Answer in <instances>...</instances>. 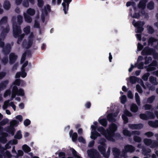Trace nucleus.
<instances>
[{
    "instance_id": "obj_20",
    "label": "nucleus",
    "mask_w": 158,
    "mask_h": 158,
    "mask_svg": "<svg viewBox=\"0 0 158 158\" xmlns=\"http://www.w3.org/2000/svg\"><path fill=\"white\" fill-rule=\"evenodd\" d=\"M145 113L147 116L148 119H153L155 117V115L152 112L147 111H145Z\"/></svg>"
},
{
    "instance_id": "obj_19",
    "label": "nucleus",
    "mask_w": 158,
    "mask_h": 158,
    "mask_svg": "<svg viewBox=\"0 0 158 158\" xmlns=\"http://www.w3.org/2000/svg\"><path fill=\"white\" fill-rule=\"evenodd\" d=\"M100 136V134L96 131H94L91 133L90 138L91 139L94 140L95 139L97 138Z\"/></svg>"
},
{
    "instance_id": "obj_35",
    "label": "nucleus",
    "mask_w": 158,
    "mask_h": 158,
    "mask_svg": "<svg viewBox=\"0 0 158 158\" xmlns=\"http://www.w3.org/2000/svg\"><path fill=\"white\" fill-rule=\"evenodd\" d=\"M143 141L145 145L150 146L152 143V140L151 139L145 138L144 139Z\"/></svg>"
},
{
    "instance_id": "obj_39",
    "label": "nucleus",
    "mask_w": 158,
    "mask_h": 158,
    "mask_svg": "<svg viewBox=\"0 0 158 158\" xmlns=\"http://www.w3.org/2000/svg\"><path fill=\"white\" fill-rule=\"evenodd\" d=\"M97 130L102 134H104L106 133L105 129L102 127H99L97 128Z\"/></svg>"
},
{
    "instance_id": "obj_18",
    "label": "nucleus",
    "mask_w": 158,
    "mask_h": 158,
    "mask_svg": "<svg viewBox=\"0 0 158 158\" xmlns=\"http://www.w3.org/2000/svg\"><path fill=\"white\" fill-rule=\"evenodd\" d=\"M8 83L9 81L7 80H5L0 83V92L6 88Z\"/></svg>"
},
{
    "instance_id": "obj_11",
    "label": "nucleus",
    "mask_w": 158,
    "mask_h": 158,
    "mask_svg": "<svg viewBox=\"0 0 158 158\" xmlns=\"http://www.w3.org/2000/svg\"><path fill=\"white\" fill-rule=\"evenodd\" d=\"M9 63L10 64H13L16 60L18 56L14 53H11L9 55Z\"/></svg>"
},
{
    "instance_id": "obj_64",
    "label": "nucleus",
    "mask_w": 158,
    "mask_h": 158,
    "mask_svg": "<svg viewBox=\"0 0 158 158\" xmlns=\"http://www.w3.org/2000/svg\"><path fill=\"white\" fill-rule=\"evenodd\" d=\"M31 123L30 120L28 119H26L23 122L24 125L26 126H27L30 125Z\"/></svg>"
},
{
    "instance_id": "obj_60",
    "label": "nucleus",
    "mask_w": 158,
    "mask_h": 158,
    "mask_svg": "<svg viewBox=\"0 0 158 158\" xmlns=\"http://www.w3.org/2000/svg\"><path fill=\"white\" fill-rule=\"evenodd\" d=\"M144 135L150 138L153 136L154 134L151 131H148L145 133Z\"/></svg>"
},
{
    "instance_id": "obj_58",
    "label": "nucleus",
    "mask_w": 158,
    "mask_h": 158,
    "mask_svg": "<svg viewBox=\"0 0 158 158\" xmlns=\"http://www.w3.org/2000/svg\"><path fill=\"white\" fill-rule=\"evenodd\" d=\"M122 118L123 120L124 124H126L128 122V119L126 115L123 114L122 116Z\"/></svg>"
},
{
    "instance_id": "obj_29",
    "label": "nucleus",
    "mask_w": 158,
    "mask_h": 158,
    "mask_svg": "<svg viewBox=\"0 0 158 158\" xmlns=\"http://www.w3.org/2000/svg\"><path fill=\"white\" fill-rule=\"evenodd\" d=\"M22 149L23 151L26 153H28L31 151L30 148L26 144H24L23 146Z\"/></svg>"
},
{
    "instance_id": "obj_38",
    "label": "nucleus",
    "mask_w": 158,
    "mask_h": 158,
    "mask_svg": "<svg viewBox=\"0 0 158 158\" xmlns=\"http://www.w3.org/2000/svg\"><path fill=\"white\" fill-rule=\"evenodd\" d=\"M133 139L134 141L135 142L140 143L141 141V138L139 136L135 135H134Z\"/></svg>"
},
{
    "instance_id": "obj_21",
    "label": "nucleus",
    "mask_w": 158,
    "mask_h": 158,
    "mask_svg": "<svg viewBox=\"0 0 158 158\" xmlns=\"http://www.w3.org/2000/svg\"><path fill=\"white\" fill-rule=\"evenodd\" d=\"M150 82L154 85H156L158 84L157 79L156 77L152 76H151L149 78Z\"/></svg>"
},
{
    "instance_id": "obj_59",
    "label": "nucleus",
    "mask_w": 158,
    "mask_h": 158,
    "mask_svg": "<svg viewBox=\"0 0 158 158\" xmlns=\"http://www.w3.org/2000/svg\"><path fill=\"white\" fill-rule=\"evenodd\" d=\"M7 141L6 138L2 136L0 137V142L2 143H5Z\"/></svg>"
},
{
    "instance_id": "obj_61",
    "label": "nucleus",
    "mask_w": 158,
    "mask_h": 158,
    "mask_svg": "<svg viewBox=\"0 0 158 158\" xmlns=\"http://www.w3.org/2000/svg\"><path fill=\"white\" fill-rule=\"evenodd\" d=\"M124 115H126L127 117V116L128 117H131L132 116V113L127 110H126L124 111Z\"/></svg>"
},
{
    "instance_id": "obj_8",
    "label": "nucleus",
    "mask_w": 158,
    "mask_h": 158,
    "mask_svg": "<svg viewBox=\"0 0 158 158\" xmlns=\"http://www.w3.org/2000/svg\"><path fill=\"white\" fill-rule=\"evenodd\" d=\"M118 115V113H111L109 114L107 116V120L109 122L113 123L115 122L116 119L115 118Z\"/></svg>"
},
{
    "instance_id": "obj_57",
    "label": "nucleus",
    "mask_w": 158,
    "mask_h": 158,
    "mask_svg": "<svg viewBox=\"0 0 158 158\" xmlns=\"http://www.w3.org/2000/svg\"><path fill=\"white\" fill-rule=\"evenodd\" d=\"M4 156L5 157H7V158H10L12 157V155L10 154V152L8 150L6 151Z\"/></svg>"
},
{
    "instance_id": "obj_30",
    "label": "nucleus",
    "mask_w": 158,
    "mask_h": 158,
    "mask_svg": "<svg viewBox=\"0 0 158 158\" xmlns=\"http://www.w3.org/2000/svg\"><path fill=\"white\" fill-rule=\"evenodd\" d=\"M15 139H20L22 138V135L21 134V131L20 130H19L16 132L15 135L14 136Z\"/></svg>"
},
{
    "instance_id": "obj_53",
    "label": "nucleus",
    "mask_w": 158,
    "mask_h": 158,
    "mask_svg": "<svg viewBox=\"0 0 158 158\" xmlns=\"http://www.w3.org/2000/svg\"><path fill=\"white\" fill-rule=\"evenodd\" d=\"M150 76L149 73H147L144 74L142 77V79L144 81H147L148 77Z\"/></svg>"
},
{
    "instance_id": "obj_47",
    "label": "nucleus",
    "mask_w": 158,
    "mask_h": 158,
    "mask_svg": "<svg viewBox=\"0 0 158 158\" xmlns=\"http://www.w3.org/2000/svg\"><path fill=\"white\" fill-rule=\"evenodd\" d=\"M23 17L20 15H19L17 16V21L19 24L18 25L20 26L23 22Z\"/></svg>"
},
{
    "instance_id": "obj_3",
    "label": "nucleus",
    "mask_w": 158,
    "mask_h": 158,
    "mask_svg": "<svg viewBox=\"0 0 158 158\" xmlns=\"http://www.w3.org/2000/svg\"><path fill=\"white\" fill-rule=\"evenodd\" d=\"M132 24L134 27H137L135 32L140 33L143 31L144 28L143 27L144 24V22L139 21L135 22V20H134L132 22Z\"/></svg>"
},
{
    "instance_id": "obj_2",
    "label": "nucleus",
    "mask_w": 158,
    "mask_h": 158,
    "mask_svg": "<svg viewBox=\"0 0 158 158\" xmlns=\"http://www.w3.org/2000/svg\"><path fill=\"white\" fill-rule=\"evenodd\" d=\"M21 33L22 31L20 26L18 25L16 22H13V34L14 37L17 38Z\"/></svg>"
},
{
    "instance_id": "obj_37",
    "label": "nucleus",
    "mask_w": 158,
    "mask_h": 158,
    "mask_svg": "<svg viewBox=\"0 0 158 158\" xmlns=\"http://www.w3.org/2000/svg\"><path fill=\"white\" fill-rule=\"evenodd\" d=\"M147 8L150 10H152L154 8V3L152 1H151L149 2L147 6Z\"/></svg>"
},
{
    "instance_id": "obj_54",
    "label": "nucleus",
    "mask_w": 158,
    "mask_h": 158,
    "mask_svg": "<svg viewBox=\"0 0 158 158\" xmlns=\"http://www.w3.org/2000/svg\"><path fill=\"white\" fill-rule=\"evenodd\" d=\"M9 120L7 118H5L3 119L0 122V125L3 126L8 123Z\"/></svg>"
},
{
    "instance_id": "obj_36",
    "label": "nucleus",
    "mask_w": 158,
    "mask_h": 158,
    "mask_svg": "<svg viewBox=\"0 0 158 158\" xmlns=\"http://www.w3.org/2000/svg\"><path fill=\"white\" fill-rule=\"evenodd\" d=\"M24 37V34H20V35H19V36L17 37H18V38L17 42V43L18 44H19L22 41Z\"/></svg>"
},
{
    "instance_id": "obj_63",
    "label": "nucleus",
    "mask_w": 158,
    "mask_h": 158,
    "mask_svg": "<svg viewBox=\"0 0 158 158\" xmlns=\"http://www.w3.org/2000/svg\"><path fill=\"white\" fill-rule=\"evenodd\" d=\"M106 139L104 138H101L100 140V143L101 144V145L106 146V144L105 143V142H106Z\"/></svg>"
},
{
    "instance_id": "obj_52",
    "label": "nucleus",
    "mask_w": 158,
    "mask_h": 158,
    "mask_svg": "<svg viewBox=\"0 0 158 158\" xmlns=\"http://www.w3.org/2000/svg\"><path fill=\"white\" fill-rule=\"evenodd\" d=\"M20 79H17L12 83V84L16 86L17 85L19 86L20 85Z\"/></svg>"
},
{
    "instance_id": "obj_22",
    "label": "nucleus",
    "mask_w": 158,
    "mask_h": 158,
    "mask_svg": "<svg viewBox=\"0 0 158 158\" xmlns=\"http://www.w3.org/2000/svg\"><path fill=\"white\" fill-rule=\"evenodd\" d=\"M3 7L5 9L8 10L10 7V2L8 0H5L3 3Z\"/></svg>"
},
{
    "instance_id": "obj_48",
    "label": "nucleus",
    "mask_w": 158,
    "mask_h": 158,
    "mask_svg": "<svg viewBox=\"0 0 158 158\" xmlns=\"http://www.w3.org/2000/svg\"><path fill=\"white\" fill-rule=\"evenodd\" d=\"M37 5L40 8L43 7L44 4L43 0H37Z\"/></svg>"
},
{
    "instance_id": "obj_45",
    "label": "nucleus",
    "mask_w": 158,
    "mask_h": 158,
    "mask_svg": "<svg viewBox=\"0 0 158 158\" xmlns=\"http://www.w3.org/2000/svg\"><path fill=\"white\" fill-rule=\"evenodd\" d=\"M15 91L16 89L15 88L14 89L13 87L12 89L11 100H12L13 98H15V97L16 95H17V94L15 92Z\"/></svg>"
},
{
    "instance_id": "obj_41",
    "label": "nucleus",
    "mask_w": 158,
    "mask_h": 158,
    "mask_svg": "<svg viewBox=\"0 0 158 158\" xmlns=\"http://www.w3.org/2000/svg\"><path fill=\"white\" fill-rule=\"evenodd\" d=\"M152 60V58L150 56H145V57L144 64H148Z\"/></svg>"
},
{
    "instance_id": "obj_31",
    "label": "nucleus",
    "mask_w": 158,
    "mask_h": 158,
    "mask_svg": "<svg viewBox=\"0 0 158 158\" xmlns=\"http://www.w3.org/2000/svg\"><path fill=\"white\" fill-rule=\"evenodd\" d=\"M33 40L31 38L28 39L27 43V46L26 47V48L27 49L30 48L33 44Z\"/></svg>"
},
{
    "instance_id": "obj_43",
    "label": "nucleus",
    "mask_w": 158,
    "mask_h": 158,
    "mask_svg": "<svg viewBox=\"0 0 158 158\" xmlns=\"http://www.w3.org/2000/svg\"><path fill=\"white\" fill-rule=\"evenodd\" d=\"M147 30L148 33L150 34H152L155 32L154 29L150 26H147Z\"/></svg>"
},
{
    "instance_id": "obj_24",
    "label": "nucleus",
    "mask_w": 158,
    "mask_h": 158,
    "mask_svg": "<svg viewBox=\"0 0 158 158\" xmlns=\"http://www.w3.org/2000/svg\"><path fill=\"white\" fill-rule=\"evenodd\" d=\"M112 151L113 155L114 156H118L119 155L120 152V150L118 148H112Z\"/></svg>"
},
{
    "instance_id": "obj_50",
    "label": "nucleus",
    "mask_w": 158,
    "mask_h": 158,
    "mask_svg": "<svg viewBox=\"0 0 158 158\" xmlns=\"http://www.w3.org/2000/svg\"><path fill=\"white\" fill-rule=\"evenodd\" d=\"M19 123V122L18 121L15 120H14L10 122V126H12L14 127V126L17 125Z\"/></svg>"
},
{
    "instance_id": "obj_9",
    "label": "nucleus",
    "mask_w": 158,
    "mask_h": 158,
    "mask_svg": "<svg viewBox=\"0 0 158 158\" xmlns=\"http://www.w3.org/2000/svg\"><path fill=\"white\" fill-rule=\"evenodd\" d=\"M11 47L10 44H7L5 46L2 48V52L5 55H8L10 52Z\"/></svg>"
},
{
    "instance_id": "obj_5",
    "label": "nucleus",
    "mask_w": 158,
    "mask_h": 158,
    "mask_svg": "<svg viewBox=\"0 0 158 158\" xmlns=\"http://www.w3.org/2000/svg\"><path fill=\"white\" fill-rule=\"evenodd\" d=\"M154 52H155V50L154 49L146 46L143 49L141 54L143 56L151 55Z\"/></svg>"
},
{
    "instance_id": "obj_12",
    "label": "nucleus",
    "mask_w": 158,
    "mask_h": 158,
    "mask_svg": "<svg viewBox=\"0 0 158 158\" xmlns=\"http://www.w3.org/2000/svg\"><path fill=\"white\" fill-rule=\"evenodd\" d=\"M5 130L9 134H11L12 136H13L15 134V129L14 127L12 126H7L5 128Z\"/></svg>"
},
{
    "instance_id": "obj_23",
    "label": "nucleus",
    "mask_w": 158,
    "mask_h": 158,
    "mask_svg": "<svg viewBox=\"0 0 158 158\" xmlns=\"http://www.w3.org/2000/svg\"><path fill=\"white\" fill-rule=\"evenodd\" d=\"M130 110L132 112L136 113L138 110V107L136 104H132L131 106Z\"/></svg>"
},
{
    "instance_id": "obj_7",
    "label": "nucleus",
    "mask_w": 158,
    "mask_h": 158,
    "mask_svg": "<svg viewBox=\"0 0 158 158\" xmlns=\"http://www.w3.org/2000/svg\"><path fill=\"white\" fill-rule=\"evenodd\" d=\"M106 145H99L98 146V150L100 152L101 154L103 155L104 157L108 158L109 156V154L106 153Z\"/></svg>"
},
{
    "instance_id": "obj_16",
    "label": "nucleus",
    "mask_w": 158,
    "mask_h": 158,
    "mask_svg": "<svg viewBox=\"0 0 158 158\" xmlns=\"http://www.w3.org/2000/svg\"><path fill=\"white\" fill-rule=\"evenodd\" d=\"M147 2V0H141L139 2L138 5V7L139 9H144L146 6V3Z\"/></svg>"
},
{
    "instance_id": "obj_26",
    "label": "nucleus",
    "mask_w": 158,
    "mask_h": 158,
    "mask_svg": "<svg viewBox=\"0 0 158 158\" xmlns=\"http://www.w3.org/2000/svg\"><path fill=\"white\" fill-rule=\"evenodd\" d=\"M8 18L6 16L3 17L0 20V25L7 23Z\"/></svg>"
},
{
    "instance_id": "obj_40",
    "label": "nucleus",
    "mask_w": 158,
    "mask_h": 158,
    "mask_svg": "<svg viewBox=\"0 0 158 158\" xmlns=\"http://www.w3.org/2000/svg\"><path fill=\"white\" fill-rule=\"evenodd\" d=\"M150 147L151 148H154L158 146V143L154 140H152V143L150 145Z\"/></svg>"
},
{
    "instance_id": "obj_55",
    "label": "nucleus",
    "mask_w": 158,
    "mask_h": 158,
    "mask_svg": "<svg viewBox=\"0 0 158 158\" xmlns=\"http://www.w3.org/2000/svg\"><path fill=\"white\" fill-rule=\"evenodd\" d=\"M147 116L145 113V114H140L139 116L141 119L144 120H147L148 119Z\"/></svg>"
},
{
    "instance_id": "obj_44",
    "label": "nucleus",
    "mask_w": 158,
    "mask_h": 158,
    "mask_svg": "<svg viewBox=\"0 0 158 158\" xmlns=\"http://www.w3.org/2000/svg\"><path fill=\"white\" fill-rule=\"evenodd\" d=\"M135 101L137 104L139 105L140 104V98L138 94L137 93H136L135 94Z\"/></svg>"
},
{
    "instance_id": "obj_28",
    "label": "nucleus",
    "mask_w": 158,
    "mask_h": 158,
    "mask_svg": "<svg viewBox=\"0 0 158 158\" xmlns=\"http://www.w3.org/2000/svg\"><path fill=\"white\" fill-rule=\"evenodd\" d=\"M123 133L124 135L129 137H130L132 135V132L126 129L123 130Z\"/></svg>"
},
{
    "instance_id": "obj_27",
    "label": "nucleus",
    "mask_w": 158,
    "mask_h": 158,
    "mask_svg": "<svg viewBox=\"0 0 158 158\" xmlns=\"http://www.w3.org/2000/svg\"><path fill=\"white\" fill-rule=\"evenodd\" d=\"M24 16L25 20L26 22L29 23H30L31 22L32 19L29 15L26 14H24Z\"/></svg>"
},
{
    "instance_id": "obj_56",
    "label": "nucleus",
    "mask_w": 158,
    "mask_h": 158,
    "mask_svg": "<svg viewBox=\"0 0 158 158\" xmlns=\"http://www.w3.org/2000/svg\"><path fill=\"white\" fill-rule=\"evenodd\" d=\"M127 97L126 95H123L121 96V102L122 103L124 104L127 101Z\"/></svg>"
},
{
    "instance_id": "obj_4",
    "label": "nucleus",
    "mask_w": 158,
    "mask_h": 158,
    "mask_svg": "<svg viewBox=\"0 0 158 158\" xmlns=\"http://www.w3.org/2000/svg\"><path fill=\"white\" fill-rule=\"evenodd\" d=\"M87 153L90 158H100L101 156L99 153L94 149L88 150Z\"/></svg>"
},
{
    "instance_id": "obj_17",
    "label": "nucleus",
    "mask_w": 158,
    "mask_h": 158,
    "mask_svg": "<svg viewBox=\"0 0 158 158\" xmlns=\"http://www.w3.org/2000/svg\"><path fill=\"white\" fill-rule=\"evenodd\" d=\"M148 124L150 127L153 128H156L158 127V120H155L154 121H149Z\"/></svg>"
},
{
    "instance_id": "obj_15",
    "label": "nucleus",
    "mask_w": 158,
    "mask_h": 158,
    "mask_svg": "<svg viewBox=\"0 0 158 158\" xmlns=\"http://www.w3.org/2000/svg\"><path fill=\"white\" fill-rule=\"evenodd\" d=\"M151 152V149L149 148H146L145 147L142 148V154L145 156H149V157H150V155L148 154V153H150Z\"/></svg>"
},
{
    "instance_id": "obj_32",
    "label": "nucleus",
    "mask_w": 158,
    "mask_h": 158,
    "mask_svg": "<svg viewBox=\"0 0 158 158\" xmlns=\"http://www.w3.org/2000/svg\"><path fill=\"white\" fill-rule=\"evenodd\" d=\"M157 40L153 37H150L148 40V44L149 45L151 44L152 45L153 44L154 42H156Z\"/></svg>"
},
{
    "instance_id": "obj_13",
    "label": "nucleus",
    "mask_w": 158,
    "mask_h": 158,
    "mask_svg": "<svg viewBox=\"0 0 158 158\" xmlns=\"http://www.w3.org/2000/svg\"><path fill=\"white\" fill-rule=\"evenodd\" d=\"M70 136L71 137L72 140L73 142H76L78 137L77 134L76 132L73 133V130H71L69 132Z\"/></svg>"
},
{
    "instance_id": "obj_6",
    "label": "nucleus",
    "mask_w": 158,
    "mask_h": 158,
    "mask_svg": "<svg viewBox=\"0 0 158 158\" xmlns=\"http://www.w3.org/2000/svg\"><path fill=\"white\" fill-rule=\"evenodd\" d=\"M124 150L122 151V153L123 154V156H124V154L127 152L132 153L135 150V147L131 145L127 144L124 147Z\"/></svg>"
},
{
    "instance_id": "obj_62",
    "label": "nucleus",
    "mask_w": 158,
    "mask_h": 158,
    "mask_svg": "<svg viewBox=\"0 0 158 158\" xmlns=\"http://www.w3.org/2000/svg\"><path fill=\"white\" fill-rule=\"evenodd\" d=\"M136 88L137 91L139 93H142L143 92L142 88L140 85L138 84L136 86Z\"/></svg>"
},
{
    "instance_id": "obj_46",
    "label": "nucleus",
    "mask_w": 158,
    "mask_h": 158,
    "mask_svg": "<svg viewBox=\"0 0 158 158\" xmlns=\"http://www.w3.org/2000/svg\"><path fill=\"white\" fill-rule=\"evenodd\" d=\"M155 98V96L152 95L148 98L147 102L149 103H152L154 100Z\"/></svg>"
},
{
    "instance_id": "obj_42",
    "label": "nucleus",
    "mask_w": 158,
    "mask_h": 158,
    "mask_svg": "<svg viewBox=\"0 0 158 158\" xmlns=\"http://www.w3.org/2000/svg\"><path fill=\"white\" fill-rule=\"evenodd\" d=\"M135 66L137 67L139 69H143V68L144 64L143 62H141L138 64L135 63Z\"/></svg>"
},
{
    "instance_id": "obj_1",
    "label": "nucleus",
    "mask_w": 158,
    "mask_h": 158,
    "mask_svg": "<svg viewBox=\"0 0 158 158\" xmlns=\"http://www.w3.org/2000/svg\"><path fill=\"white\" fill-rule=\"evenodd\" d=\"M117 128V126L114 123H112L109 125L108 128L106 130L107 134L105 135L106 138L107 140L113 141L114 140L113 137H119L120 136L119 134L115 133Z\"/></svg>"
},
{
    "instance_id": "obj_49",
    "label": "nucleus",
    "mask_w": 158,
    "mask_h": 158,
    "mask_svg": "<svg viewBox=\"0 0 158 158\" xmlns=\"http://www.w3.org/2000/svg\"><path fill=\"white\" fill-rule=\"evenodd\" d=\"M23 31L26 34H28L30 32V27L27 26L23 29Z\"/></svg>"
},
{
    "instance_id": "obj_25",
    "label": "nucleus",
    "mask_w": 158,
    "mask_h": 158,
    "mask_svg": "<svg viewBox=\"0 0 158 158\" xmlns=\"http://www.w3.org/2000/svg\"><path fill=\"white\" fill-rule=\"evenodd\" d=\"M99 123L104 127H106L107 126V122L105 118H102L99 120Z\"/></svg>"
},
{
    "instance_id": "obj_34",
    "label": "nucleus",
    "mask_w": 158,
    "mask_h": 158,
    "mask_svg": "<svg viewBox=\"0 0 158 158\" xmlns=\"http://www.w3.org/2000/svg\"><path fill=\"white\" fill-rule=\"evenodd\" d=\"M27 12L28 15H29L30 16H33L35 15V11L33 9L29 8L27 10Z\"/></svg>"
},
{
    "instance_id": "obj_10",
    "label": "nucleus",
    "mask_w": 158,
    "mask_h": 158,
    "mask_svg": "<svg viewBox=\"0 0 158 158\" xmlns=\"http://www.w3.org/2000/svg\"><path fill=\"white\" fill-rule=\"evenodd\" d=\"M128 126L132 130H140L143 127V125L142 123H139L137 124L129 123L128 124Z\"/></svg>"
},
{
    "instance_id": "obj_14",
    "label": "nucleus",
    "mask_w": 158,
    "mask_h": 158,
    "mask_svg": "<svg viewBox=\"0 0 158 158\" xmlns=\"http://www.w3.org/2000/svg\"><path fill=\"white\" fill-rule=\"evenodd\" d=\"M13 87L14 89L15 88L16 89L15 92L18 96H23L24 95V92L22 89L20 88L18 89V87L16 85H14Z\"/></svg>"
},
{
    "instance_id": "obj_33",
    "label": "nucleus",
    "mask_w": 158,
    "mask_h": 158,
    "mask_svg": "<svg viewBox=\"0 0 158 158\" xmlns=\"http://www.w3.org/2000/svg\"><path fill=\"white\" fill-rule=\"evenodd\" d=\"M138 78L134 76H132L130 77V81L132 84H135L137 81Z\"/></svg>"
},
{
    "instance_id": "obj_51",
    "label": "nucleus",
    "mask_w": 158,
    "mask_h": 158,
    "mask_svg": "<svg viewBox=\"0 0 158 158\" xmlns=\"http://www.w3.org/2000/svg\"><path fill=\"white\" fill-rule=\"evenodd\" d=\"M2 62L4 64H6L8 61V58L7 56H4L2 60Z\"/></svg>"
}]
</instances>
